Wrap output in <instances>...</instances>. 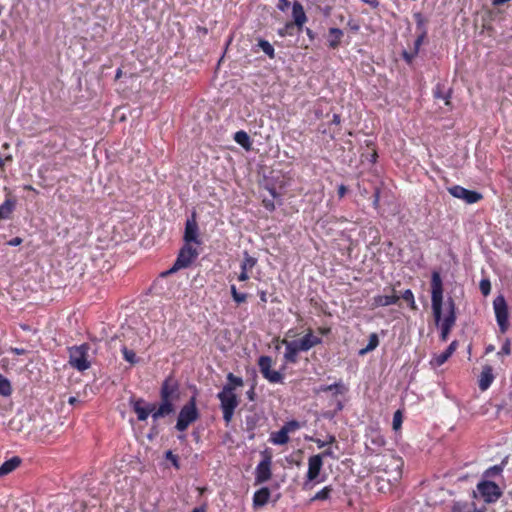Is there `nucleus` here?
Masks as SVG:
<instances>
[{"mask_svg":"<svg viewBox=\"0 0 512 512\" xmlns=\"http://www.w3.org/2000/svg\"><path fill=\"white\" fill-rule=\"evenodd\" d=\"M184 240L186 244H190L191 242L200 244V240L198 239V225L194 218L186 222Z\"/></svg>","mask_w":512,"mask_h":512,"instance_id":"f3484780","label":"nucleus"},{"mask_svg":"<svg viewBox=\"0 0 512 512\" xmlns=\"http://www.w3.org/2000/svg\"><path fill=\"white\" fill-rule=\"evenodd\" d=\"M247 396L251 401L254 400L255 392L253 387L247 392Z\"/></svg>","mask_w":512,"mask_h":512,"instance_id":"6e6d98bb","label":"nucleus"},{"mask_svg":"<svg viewBox=\"0 0 512 512\" xmlns=\"http://www.w3.org/2000/svg\"><path fill=\"white\" fill-rule=\"evenodd\" d=\"M400 297L409 304L411 309H413V310L417 309V306H416L415 300H414V295H413V293H412V291L410 289L405 290L401 294Z\"/></svg>","mask_w":512,"mask_h":512,"instance_id":"72a5a7b5","label":"nucleus"},{"mask_svg":"<svg viewBox=\"0 0 512 512\" xmlns=\"http://www.w3.org/2000/svg\"><path fill=\"white\" fill-rule=\"evenodd\" d=\"M435 97H437V98H443V99L445 100V104H446V105H449V103H450V102H449V100L447 99V97H446V96H444V95H442V94H441V92H440L439 90H437V91L435 92Z\"/></svg>","mask_w":512,"mask_h":512,"instance_id":"864d4df0","label":"nucleus"},{"mask_svg":"<svg viewBox=\"0 0 512 512\" xmlns=\"http://www.w3.org/2000/svg\"><path fill=\"white\" fill-rule=\"evenodd\" d=\"M299 427H300L299 422L292 420V421L287 422L282 428H284V430L287 431V433H290V432L297 430Z\"/></svg>","mask_w":512,"mask_h":512,"instance_id":"a19ab883","label":"nucleus"},{"mask_svg":"<svg viewBox=\"0 0 512 512\" xmlns=\"http://www.w3.org/2000/svg\"><path fill=\"white\" fill-rule=\"evenodd\" d=\"M261 300H262V301H266V298H265V294H264V293H262V295H261Z\"/></svg>","mask_w":512,"mask_h":512,"instance_id":"338daca9","label":"nucleus"},{"mask_svg":"<svg viewBox=\"0 0 512 512\" xmlns=\"http://www.w3.org/2000/svg\"><path fill=\"white\" fill-rule=\"evenodd\" d=\"M402 424V414L399 410H397L393 415V429L398 430L401 427Z\"/></svg>","mask_w":512,"mask_h":512,"instance_id":"ea45409f","label":"nucleus"},{"mask_svg":"<svg viewBox=\"0 0 512 512\" xmlns=\"http://www.w3.org/2000/svg\"><path fill=\"white\" fill-rule=\"evenodd\" d=\"M400 297L396 294V290L394 288L391 289V294L389 295H378L373 298V306L374 307H380V306H389L392 304H397Z\"/></svg>","mask_w":512,"mask_h":512,"instance_id":"a211bd4d","label":"nucleus"},{"mask_svg":"<svg viewBox=\"0 0 512 512\" xmlns=\"http://www.w3.org/2000/svg\"><path fill=\"white\" fill-rule=\"evenodd\" d=\"M480 290L483 293V295H485V296L488 295L490 293V290H491L490 281L487 280V279H483L480 282Z\"/></svg>","mask_w":512,"mask_h":512,"instance_id":"79ce46f5","label":"nucleus"},{"mask_svg":"<svg viewBox=\"0 0 512 512\" xmlns=\"http://www.w3.org/2000/svg\"><path fill=\"white\" fill-rule=\"evenodd\" d=\"M493 369L491 366L486 365L483 367L480 379H479V388L482 391H485L489 388L491 383L493 382Z\"/></svg>","mask_w":512,"mask_h":512,"instance_id":"aec40b11","label":"nucleus"},{"mask_svg":"<svg viewBox=\"0 0 512 512\" xmlns=\"http://www.w3.org/2000/svg\"><path fill=\"white\" fill-rule=\"evenodd\" d=\"M379 200H380V192H379V189L376 188L375 192H374V199H373V205L375 208H378Z\"/></svg>","mask_w":512,"mask_h":512,"instance_id":"a18cd8bd","label":"nucleus"},{"mask_svg":"<svg viewBox=\"0 0 512 512\" xmlns=\"http://www.w3.org/2000/svg\"><path fill=\"white\" fill-rule=\"evenodd\" d=\"M166 459L170 460V461L172 462V464H173L176 468H178V467H179V465H178V457H177L176 455H174V454L172 453V451H170V450H169V451H167V452H166Z\"/></svg>","mask_w":512,"mask_h":512,"instance_id":"37998d69","label":"nucleus"},{"mask_svg":"<svg viewBox=\"0 0 512 512\" xmlns=\"http://www.w3.org/2000/svg\"><path fill=\"white\" fill-rule=\"evenodd\" d=\"M15 208V201L12 199H6L0 206V221L8 219Z\"/></svg>","mask_w":512,"mask_h":512,"instance_id":"bb28decb","label":"nucleus"},{"mask_svg":"<svg viewBox=\"0 0 512 512\" xmlns=\"http://www.w3.org/2000/svg\"><path fill=\"white\" fill-rule=\"evenodd\" d=\"M22 242H23L22 238H20V237H15V238L11 239V240L8 242V245H10V246H18V245H20Z\"/></svg>","mask_w":512,"mask_h":512,"instance_id":"09e8293b","label":"nucleus"},{"mask_svg":"<svg viewBox=\"0 0 512 512\" xmlns=\"http://www.w3.org/2000/svg\"><path fill=\"white\" fill-rule=\"evenodd\" d=\"M21 464V459L18 456H14L11 459L5 461L0 466V477L5 476L14 471Z\"/></svg>","mask_w":512,"mask_h":512,"instance_id":"393cba45","label":"nucleus"},{"mask_svg":"<svg viewBox=\"0 0 512 512\" xmlns=\"http://www.w3.org/2000/svg\"><path fill=\"white\" fill-rule=\"evenodd\" d=\"M422 42V37H419L416 42H415V46L418 47Z\"/></svg>","mask_w":512,"mask_h":512,"instance_id":"bf43d9fd","label":"nucleus"},{"mask_svg":"<svg viewBox=\"0 0 512 512\" xmlns=\"http://www.w3.org/2000/svg\"><path fill=\"white\" fill-rule=\"evenodd\" d=\"M493 307L496 315V320L499 325L500 331L505 333L509 327L508 322V308L504 296L499 295L493 301Z\"/></svg>","mask_w":512,"mask_h":512,"instance_id":"0eeeda50","label":"nucleus"},{"mask_svg":"<svg viewBox=\"0 0 512 512\" xmlns=\"http://www.w3.org/2000/svg\"><path fill=\"white\" fill-rule=\"evenodd\" d=\"M332 123L336 125L340 124V116L338 114L333 115Z\"/></svg>","mask_w":512,"mask_h":512,"instance_id":"4d7b16f0","label":"nucleus"},{"mask_svg":"<svg viewBox=\"0 0 512 512\" xmlns=\"http://www.w3.org/2000/svg\"><path fill=\"white\" fill-rule=\"evenodd\" d=\"M382 468L378 471L379 478L387 481L390 485H395L402 477L403 461L401 458L389 455L384 456L380 465Z\"/></svg>","mask_w":512,"mask_h":512,"instance_id":"f03ea898","label":"nucleus"},{"mask_svg":"<svg viewBox=\"0 0 512 512\" xmlns=\"http://www.w3.org/2000/svg\"><path fill=\"white\" fill-rule=\"evenodd\" d=\"M431 302H432V310L433 316L436 324L438 325L441 322L442 316V304H443V287L442 280L440 274L438 272L432 273L431 280Z\"/></svg>","mask_w":512,"mask_h":512,"instance_id":"7ed1b4c3","label":"nucleus"},{"mask_svg":"<svg viewBox=\"0 0 512 512\" xmlns=\"http://www.w3.org/2000/svg\"><path fill=\"white\" fill-rule=\"evenodd\" d=\"M218 398L221 402V409L223 411V419L226 423H229L233 417L234 410L238 406V399L236 394L233 392L231 385H225Z\"/></svg>","mask_w":512,"mask_h":512,"instance_id":"20e7f679","label":"nucleus"},{"mask_svg":"<svg viewBox=\"0 0 512 512\" xmlns=\"http://www.w3.org/2000/svg\"><path fill=\"white\" fill-rule=\"evenodd\" d=\"M347 188L344 185H340L338 188L339 197H343L346 194Z\"/></svg>","mask_w":512,"mask_h":512,"instance_id":"603ef678","label":"nucleus"},{"mask_svg":"<svg viewBox=\"0 0 512 512\" xmlns=\"http://www.w3.org/2000/svg\"><path fill=\"white\" fill-rule=\"evenodd\" d=\"M197 256L198 251L190 244H185V246L180 250L179 255L169 273L188 267Z\"/></svg>","mask_w":512,"mask_h":512,"instance_id":"6e6552de","label":"nucleus"},{"mask_svg":"<svg viewBox=\"0 0 512 512\" xmlns=\"http://www.w3.org/2000/svg\"><path fill=\"white\" fill-rule=\"evenodd\" d=\"M332 489L330 487H325L321 491H319L315 496L314 500H325L329 497Z\"/></svg>","mask_w":512,"mask_h":512,"instance_id":"58836bf2","label":"nucleus"},{"mask_svg":"<svg viewBox=\"0 0 512 512\" xmlns=\"http://www.w3.org/2000/svg\"><path fill=\"white\" fill-rule=\"evenodd\" d=\"M334 441H335V437L334 436H330V439H329L328 443H333Z\"/></svg>","mask_w":512,"mask_h":512,"instance_id":"69168bd1","label":"nucleus"},{"mask_svg":"<svg viewBox=\"0 0 512 512\" xmlns=\"http://www.w3.org/2000/svg\"><path fill=\"white\" fill-rule=\"evenodd\" d=\"M477 489L487 503L494 502L500 497L499 487L494 482H481L477 485Z\"/></svg>","mask_w":512,"mask_h":512,"instance_id":"9b49d317","label":"nucleus"},{"mask_svg":"<svg viewBox=\"0 0 512 512\" xmlns=\"http://www.w3.org/2000/svg\"><path fill=\"white\" fill-rule=\"evenodd\" d=\"M457 345H458L457 341L451 342L450 345L448 346V348L443 353L434 356L431 363L435 366L443 365L454 353V351L457 348Z\"/></svg>","mask_w":512,"mask_h":512,"instance_id":"412c9836","label":"nucleus"},{"mask_svg":"<svg viewBox=\"0 0 512 512\" xmlns=\"http://www.w3.org/2000/svg\"><path fill=\"white\" fill-rule=\"evenodd\" d=\"M270 498V490L267 487H263L255 492L253 497V504L255 507L264 506Z\"/></svg>","mask_w":512,"mask_h":512,"instance_id":"b1692460","label":"nucleus"},{"mask_svg":"<svg viewBox=\"0 0 512 512\" xmlns=\"http://www.w3.org/2000/svg\"><path fill=\"white\" fill-rule=\"evenodd\" d=\"M227 380L229 381L228 385H231V387H233V390L237 387L243 386L242 378L235 376L233 373H229L227 375Z\"/></svg>","mask_w":512,"mask_h":512,"instance_id":"e433bc0d","label":"nucleus"},{"mask_svg":"<svg viewBox=\"0 0 512 512\" xmlns=\"http://www.w3.org/2000/svg\"><path fill=\"white\" fill-rule=\"evenodd\" d=\"M173 412H174L173 401L167 400V399H161V404L158 408L155 407V409L152 413V418L154 421H156L159 418H163Z\"/></svg>","mask_w":512,"mask_h":512,"instance_id":"6ab92c4d","label":"nucleus"},{"mask_svg":"<svg viewBox=\"0 0 512 512\" xmlns=\"http://www.w3.org/2000/svg\"><path fill=\"white\" fill-rule=\"evenodd\" d=\"M26 189L32 190L33 188L31 186H27Z\"/></svg>","mask_w":512,"mask_h":512,"instance_id":"774afa93","label":"nucleus"},{"mask_svg":"<svg viewBox=\"0 0 512 512\" xmlns=\"http://www.w3.org/2000/svg\"><path fill=\"white\" fill-rule=\"evenodd\" d=\"M249 278L247 271L241 270L240 275L238 276L239 281H246Z\"/></svg>","mask_w":512,"mask_h":512,"instance_id":"3c124183","label":"nucleus"},{"mask_svg":"<svg viewBox=\"0 0 512 512\" xmlns=\"http://www.w3.org/2000/svg\"><path fill=\"white\" fill-rule=\"evenodd\" d=\"M288 434L289 433H287L284 428H281L279 431L272 434L271 441L277 445H284L289 441Z\"/></svg>","mask_w":512,"mask_h":512,"instance_id":"cd10ccee","label":"nucleus"},{"mask_svg":"<svg viewBox=\"0 0 512 512\" xmlns=\"http://www.w3.org/2000/svg\"><path fill=\"white\" fill-rule=\"evenodd\" d=\"M232 297L235 302L243 303L246 301L247 295L245 293H239L234 285L231 286Z\"/></svg>","mask_w":512,"mask_h":512,"instance_id":"4c0bfd02","label":"nucleus"},{"mask_svg":"<svg viewBox=\"0 0 512 512\" xmlns=\"http://www.w3.org/2000/svg\"><path fill=\"white\" fill-rule=\"evenodd\" d=\"M449 313L448 315L442 320L441 326L452 329V327L455 325L456 322V312H455V302L452 298H449L447 301Z\"/></svg>","mask_w":512,"mask_h":512,"instance_id":"4be33fe9","label":"nucleus"},{"mask_svg":"<svg viewBox=\"0 0 512 512\" xmlns=\"http://www.w3.org/2000/svg\"><path fill=\"white\" fill-rule=\"evenodd\" d=\"M122 353H123L124 359L127 362H129L130 364H136L138 362L135 352L132 350H129L127 347H123Z\"/></svg>","mask_w":512,"mask_h":512,"instance_id":"c9c22d12","label":"nucleus"},{"mask_svg":"<svg viewBox=\"0 0 512 512\" xmlns=\"http://www.w3.org/2000/svg\"><path fill=\"white\" fill-rule=\"evenodd\" d=\"M76 401H77V399L75 397H70L69 400H68V402L70 404H74Z\"/></svg>","mask_w":512,"mask_h":512,"instance_id":"13d9d810","label":"nucleus"},{"mask_svg":"<svg viewBox=\"0 0 512 512\" xmlns=\"http://www.w3.org/2000/svg\"><path fill=\"white\" fill-rule=\"evenodd\" d=\"M258 45L262 49V51L265 54H267L270 58L274 57V48L268 41L260 40Z\"/></svg>","mask_w":512,"mask_h":512,"instance_id":"f704fd0d","label":"nucleus"},{"mask_svg":"<svg viewBox=\"0 0 512 512\" xmlns=\"http://www.w3.org/2000/svg\"><path fill=\"white\" fill-rule=\"evenodd\" d=\"M309 440L314 441L319 448H322V447H324L327 444V442H324V441H322L320 439H314L312 437L309 438Z\"/></svg>","mask_w":512,"mask_h":512,"instance_id":"8fccbe9b","label":"nucleus"},{"mask_svg":"<svg viewBox=\"0 0 512 512\" xmlns=\"http://www.w3.org/2000/svg\"><path fill=\"white\" fill-rule=\"evenodd\" d=\"M341 389H342V386L339 383H334L331 385H322L319 388H317L316 392L320 393V392L333 391L335 394H339V393H342Z\"/></svg>","mask_w":512,"mask_h":512,"instance_id":"473e14b6","label":"nucleus"},{"mask_svg":"<svg viewBox=\"0 0 512 512\" xmlns=\"http://www.w3.org/2000/svg\"><path fill=\"white\" fill-rule=\"evenodd\" d=\"M90 347L88 344H81L73 346L68 349L69 351V364L78 371H85L91 367L89 361L88 351Z\"/></svg>","mask_w":512,"mask_h":512,"instance_id":"39448f33","label":"nucleus"},{"mask_svg":"<svg viewBox=\"0 0 512 512\" xmlns=\"http://www.w3.org/2000/svg\"><path fill=\"white\" fill-rule=\"evenodd\" d=\"M272 363V359L269 356H261L258 360L259 369L263 377L271 383H279L282 381L283 376L280 372L271 369Z\"/></svg>","mask_w":512,"mask_h":512,"instance_id":"1a4fd4ad","label":"nucleus"},{"mask_svg":"<svg viewBox=\"0 0 512 512\" xmlns=\"http://www.w3.org/2000/svg\"><path fill=\"white\" fill-rule=\"evenodd\" d=\"M448 192L453 197L464 200L467 204H474L483 198L481 193L477 191L468 190L459 185H455L448 188Z\"/></svg>","mask_w":512,"mask_h":512,"instance_id":"9d476101","label":"nucleus"},{"mask_svg":"<svg viewBox=\"0 0 512 512\" xmlns=\"http://www.w3.org/2000/svg\"><path fill=\"white\" fill-rule=\"evenodd\" d=\"M234 140L242 147L248 149L251 145L250 137L244 131H238L235 133Z\"/></svg>","mask_w":512,"mask_h":512,"instance_id":"c756f323","label":"nucleus"},{"mask_svg":"<svg viewBox=\"0 0 512 512\" xmlns=\"http://www.w3.org/2000/svg\"><path fill=\"white\" fill-rule=\"evenodd\" d=\"M192 512H205L203 508H195Z\"/></svg>","mask_w":512,"mask_h":512,"instance_id":"052dcab7","label":"nucleus"},{"mask_svg":"<svg viewBox=\"0 0 512 512\" xmlns=\"http://www.w3.org/2000/svg\"><path fill=\"white\" fill-rule=\"evenodd\" d=\"M331 454H332V452H331V451H329V450H327V451H325V452L322 454V457H323V456H329V455H331Z\"/></svg>","mask_w":512,"mask_h":512,"instance_id":"e2e57ef3","label":"nucleus"},{"mask_svg":"<svg viewBox=\"0 0 512 512\" xmlns=\"http://www.w3.org/2000/svg\"><path fill=\"white\" fill-rule=\"evenodd\" d=\"M197 418L198 410L196 408V399L193 396L189 402L185 404L180 410L176 423V429L179 431L186 430L191 423L197 420Z\"/></svg>","mask_w":512,"mask_h":512,"instance_id":"423d86ee","label":"nucleus"},{"mask_svg":"<svg viewBox=\"0 0 512 512\" xmlns=\"http://www.w3.org/2000/svg\"><path fill=\"white\" fill-rule=\"evenodd\" d=\"M323 466L322 455H314L308 459L307 480L314 481L320 474Z\"/></svg>","mask_w":512,"mask_h":512,"instance_id":"2eb2a0df","label":"nucleus"},{"mask_svg":"<svg viewBox=\"0 0 512 512\" xmlns=\"http://www.w3.org/2000/svg\"><path fill=\"white\" fill-rule=\"evenodd\" d=\"M134 412L137 414V418L140 421H144L148 418L149 414H152L155 405L154 404H145L143 399H137L131 401Z\"/></svg>","mask_w":512,"mask_h":512,"instance_id":"4468645a","label":"nucleus"},{"mask_svg":"<svg viewBox=\"0 0 512 512\" xmlns=\"http://www.w3.org/2000/svg\"><path fill=\"white\" fill-rule=\"evenodd\" d=\"M494 350V347L492 345L488 346L486 351L487 352H492Z\"/></svg>","mask_w":512,"mask_h":512,"instance_id":"0e129e2a","label":"nucleus"},{"mask_svg":"<svg viewBox=\"0 0 512 512\" xmlns=\"http://www.w3.org/2000/svg\"><path fill=\"white\" fill-rule=\"evenodd\" d=\"M285 345L284 360L287 363H296L298 360V353L301 351H308L314 346L321 343V338L315 336L312 330H309L301 339L289 341L283 339L281 341Z\"/></svg>","mask_w":512,"mask_h":512,"instance_id":"f257e3e1","label":"nucleus"},{"mask_svg":"<svg viewBox=\"0 0 512 512\" xmlns=\"http://www.w3.org/2000/svg\"><path fill=\"white\" fill-rule=\"evenodd\" d=\"M292 14H293L294 22L293 23H287L285 25V28L280 31L281 35L288 34L289 30L292 29L295 25L299 29H301L302 26L304 25V23L307 20L305 12H304V9H303V6L299 2H297V1L294 2V4H293Z\"/></svg>","mask_w":512,"mask_h":512,"instance_id":"f8f14e48","label":"nucleus"},{"mask_svg":"<svg viewBox=\"0 0 512 512\" xmlns=\"http://www.w3.org/2000/svg\"><path fill=\"white\" fill-rule=\"evenodd\" d=\"M450 331H451L450 329L441 326V340L442 341H446L448 339V335H449Z\"/></svg>","mask_w":512,"mask_h":512,"instance_id":"49530a36","label":"nucleus"},{"mask_svg":"<svg viewBox=\"0 0 512 512\" xmlns=\"http://www.w3.org/2000/svg\"><path fill=\"white\" fill-rule=\"evenodd\" d=\"M271 476V457L265 456L255 469V482L256 484L267 482Z\"/></svg>","mask_w":512,"mask_h":512,"instance_id":"ddd939ff","label":"nucleus"},{"mask_svg":"<svg viewBox=\"0 0 512 512\" xmlns=\"http://www.w3.org/2000/svg\"><path fill=\"white\" fill-rule=\"evenodd\" d=\"M449 313L448 315L442 320L441 326L452 329V327L455 325L456 322V312H455V302L452 298H449L447 301Z\"/></svg>","mask_w":512,"mask_h":512,"instance_id":"5701e85b","label":"nucleus"},{"mask_svg":"<svg viewBox=\"0 0 512 512\" xmlns=\"http://www.w3.org/2000/svg\"><path fill=\"white\" fill-rule=\"evenodd\" d=\"M12 393L10 381L0 374V395L9 396Z\"/></svg>","mask_w":512,"mask_h":512,"instance_id":"7c9ffc66","label":"nucleus"},{"mask_svg":"<svg viewBox=\"0 0 512 512\" xmlns=\"http://www.w3.org/2000/svg\"><path fill=\"white\" fill-rule=\"evenodd\" d=\"M257 263V259L250 256L247 252L244 253V259L241 264V270L248 271L252 269Z\"/></svg>","mask_w":512,"mask_h":512,"instance_id":"2f4dec72","label":"nucleus"},{"mask_svg":"<svg viewBox=\"0 0 512 512\" xmlns=\"http://www.w3.org/2000/svg\"><path fill=\"white\" fill-rule=\"evenodd\" d=\"M11 352H13L16 355H22V354L26 353V351L24 349H19V348H11Z\"/></svg>","mask_w":512,"mask_h":512,"instance_id":"5fc2aeb1","label":"nucleus"},{"mask_svg":"<svg viewBox=\"0 0 512 512\" xmlns=\"http://www.w3.org/2000/svg\"><path fill=\"white\" fill-rule=\"evenodd\" d=\"M379 345V338L376 333H372L369 336V342L365 348L359 351V355L363 356L366 353L374 350Z\"/></svg>","mask_w":512,"mask_h":512,"instance_id":"c85d7f7f","label":"nucleus"},{"mask_svg":"<svg viewBox=\"0 0 512 512\" xmlns=\"http://www.w3.org/2000/svg\"><path fill=\"white\" fill-rule=\"evenodd\" d=\"M290 3L288 0H279L278 8L281 11H285L289 7Z\"/></svg>","mask_w":512,"mask_h":512,"instance_id":"de8ad7c7","label":"nucleus"},{"mask_svg":"<svg viewBox=\"0 0 512 512\" xmlns=\"http://www.w3.org/2000/svg\"><path fill=\"white\" fill-rule=\"evenodd\" d=\"M178 398V387L172 379H166L161 388V399L176 400Z\"/></svg>","mask_w":512,"mask_h":512,"instance_id":"dca6fc26","label":"nucleus"},{"mask_svg":"<svg viewBox=\"0 0 512 512\" xmlns=\"http://www.w3.org/2000/svg\"><path fill=\"white\" fill-rule=\"evenodd\" d=\"M342 36H343L342 30H340L338 28H330L329 33H328L329 47L335 49L339 45Z\"/></svg>","mask_w":512,"mask_h":512,"instance_id":"a878e982","label":"nucleus"},{"mask_svg":"<svg viewBox=\"0 0 512 512\" xmlns=\"http://www.w3.org/2000/svg\"><path fill=\"white\" fill-rule=\"evenodd\" d=\"M510 342L509 340H506V342L504 343V345L502 346L501 348V351L498 353L499 355H509L510 354Z\"/></svg>","mask_w":512,"mask_h":512,"instance_id":"c03bdc74","label":"nucleus"},{"mask_svg":"<svg viewBox=\"0 0 512 512\" xmlns=\"http://www.w3.org/2000/svg\"><path fill=\"white\" fill-rule=\"evenodd\" d=\"M122 71L119 69L116 73V79H119L121 77Z\"/></svg>","mask_w":512,"mask_h":512,"instance_id":"680f3d73","label":"nucleus"}]
</instances>
